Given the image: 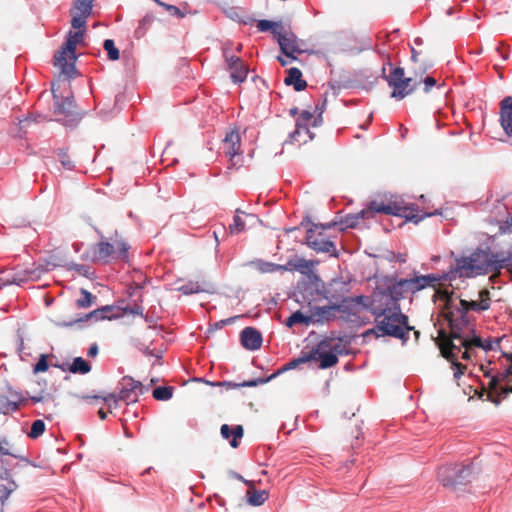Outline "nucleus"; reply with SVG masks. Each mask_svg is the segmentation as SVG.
<instances>
[{
  "label": "nucleus",
  "instance_id": "nucleus-1",
  "mask_svg": "<svg viewBox=\"0 0 512 512\" xmlns=\"http://www.w3.org/2000/svg\"><path fill=\"white\" fill-rule=\"evenodd\" d=\"M445 318L449 323L450 338L441 347V354L451 362L454 378L459 379L466 370V366L458 362L459 354L475 331L468 320L466 308L453 300L446 303Z\"/></svg>",
  "mask_w": 512,
  "mask_h": 512
},
{
  "label": "nucleus",
  "instance_id": "nucleus-2",
  "mask_svg": "<svg viewBox=\"0 0 512 512\" xmlns=\"http://www.w3.org/2000/svg\"><path fill=\"white\" fill-rule=\"evenodd\" d=\"M371 313L375 327L371 330L378 336H390L402 341L408 340V333L413 327L408 324V317L401 312L400 305H385L382 300L375 299Z\"/></svg>",
  "mask_w": 512,
  "mask_h": 512
},
{
  "label": "nucleus",
  "instance_id": "nucleus-3",
  "mask_svg": "<svg viewBox=\"0 0 512 512\" xmlns=\"http://www.w3.org/2000/svg\"><path fill=\"white\" fill-rule=\"evenodd\" d=\"M119 392L116 393H110L107 396H98L95 395L93 397L86 396L85 399H102L104 403L111 408V401H113L115 407L118 406V403L124 402L125 404H131L138 401V398L145 394L149 387L143 385L140 381L134 380L130 376H124L119 381Z\"/></svg>",
  "mask_w": 512,
  "mask_h": 512
},
{
  "label": "nucleus",
  "instance_id": "nucleus-4",
  "mask_svg": "<svg viewBox=\"0 0 512 512\" xmlns=\"http://www.w3.org/2000/svg\"><path fill=\"white\" fill-rule=\"evenodd\" d=\"M85 30L69 31L62 49L54 56V64L61 73L71 76L75 73L76 46L83 41Z\"/></svg>",
  "mask_w": 512,
  "mask_h": 512
},
{
  "label": "nucleus",
  "instance_id": "nucleus-5",
  "mask_svg": "<svg viewBox=\"0 0 512 512\" xmlns=\"http://www.w3.org/2000/svg\"><path fill=\"white\" fill-rule=\"evenodd\" d=\"M489 252L476 250L469 256L456 259L455 272L459 277L471 278L489 273Z\"/></svg>",
  "mask_w": 512,
  "mask_h": 512
},
{
  "label": "nucleus",
  "instance_id": "nucleus-6",
  "mask_svg": "<svg viewBox=\"0 0 512 512\" xmlns=\"http://www.w3.org/2000/svg\"><path fill=\"white\" fill-rule=\"evenodd\" d=\"M473 473L471 463L468 464H450L439 468L438 480L446 487H454L459 484H465L470 481Z\"/></svg>",
  "mask_w": 512,
  "mask_h": 512
},
{
  "label": "nucleus",
  "instance_id": "nucleus-7",
  "mask_svg": "<svg viewBox=\"0 0 512 512\" xmlns=\"http://www.w3.org/2000/svg\"><path fill=\"white\" fill-rule=\"evenodd\" d=\"M383 77L389 87L392 88L391 97L397 100L410 95L419 84L418 82H413L412 78L405 77L404 69L401 67L393 68L389 75H384Z\"/></svg>",
  "mask_w": 512,
  "mask_h": 512
},
{
  "label": "nucleus",
  "instance_id": "nucleus-8",
  "mask_svg": "<svg viewBox=\"0 0 512 512\" xmlns=\"http://www.w3.org/2000/svg\"><path fill=\"white\" fill-rule=\"evenodd\" d=\"M273 35L277 38L281 52L291 60H296L295 54L303 51L300 47V40L291 31L285 30L283 27L282 30L274 28Z\"/></svg>",
  "mask_w": 512,
  "mask_h": 512
},
{
  "label": "nucleus",
  "instance_id": "nucleus-9",
  "mask_svg": "<svg viewBox=\"0 0 512 512\" xmlns=\"http://www.w3.org/2000/svg\"><path fill=\"white\" fill-rule=\"evenodd\" d=\"M412 294L408 280L400 279L390 285L386 291L375 293V299L382 300L385 305H399V301L404 299L408 294Z\"/></svg>",
  "mask_w": 512,
  "mask_h": 512
},
{
  "label": "nucleus",
  "instance_id": "nucleus-10",
  "mask_svg": "<svg viewBox=\"0 0 512 512\" xmlns=\"http://www.w3.org/2000/svg\"><path fill=\"white\" fill-rule=\"evenodd\" d=\"M465 343V346H463L462 351L459 354V358L464 360H469L472 358L475 348H481L484 351H494L497 348L500 347V338H496L495 340L492 339H485L483 340L480 336H478L476 333H473L472 336L468 339Z\"/></svg>",
  "mask_w": 512,
  "mask_h": 512
},
{
  "label": "nucleus",
  "instance_id": "nucleus-11",
  "mask_svg": "<svg viewBox=\"0 0 512 512\" xmlns=\"http://www.w3.org/2000/svg\"><path fill=\"white\" fill-rule=\"evenodd\" d=\"M306 243L316 252L330 253L335 251V245L332 241L326 239V237L319 231L318 225H313L306 232Z\"/></svg>",
  "mask_w": 512,
  "mask_h": 512
},
{
  "label": "nucleus",
  "instance_id": "nucleus-12",
  "mask_svg": "<svg viewBox=\"0 0 512 512\" xmlns=\"http://www.w3.org/2000/svg\"><path fill=\"white\" fill-rule=\"evenodd\" d=\"M329 344L326 340L321 341L315 348L310 350L309 356H314L312 361H319L320 369H327L338 363V356L332 351H326Z\"/></svg>",
  "mask_w": 512,
  "mask_h": 512
},
{
  "label": "nucleus",
  "instance_id": "nucleus-13",
  "mask_svg": "<svg viewBox=\"0 0 512 512\" xmlns=\"http://www.w3.org/2000/svg\"><path fill=\"white\" fill-rule=\"evenodd\" d=\"M408 209L409 208L407 206H403L397 202H390L385 204L383 202L372 201L368 209L365 211L367 212V217L373 213H383L386 215L404 216L406 218H410V216L406 214ZM412 218H414V216H411V219Z\"/></svg>",
  "mask_w": 512,
  "mask_h": 512
},
{
  "label": "nucleus",
  "instance_id": "nucleus-14",
  "mask_svg": "<svg viewBox=\"0 0 512 512\" xmlns=\"http://www.w3.org/2000/svg\"><path fill=\"white\" fill-rule=\"evenodd\" d=\"M489 273L497 272L500 273L501 269H509V275L512 279V249L508 251H501L497 253L489 252Z\"/></svg>",
  "mask_w": 512,
  "mask_h": 512
},
{
  "label": "nucleus",
  "instance_id": "nucleus-15",
  "mask_svg": "<svg viewBox=\"0 0 512 512\" xmlns=\"http://www.w3.org/2000/svg\"><path fill=\"white\" fill-rule=\"evenodd\" d=\"M223 152L231 161L232 166H236L237 162L234 158L241 153V138L236 130L229 131L223 140Z\"/></svg>",
  "mask_w": 512,
  "mask_h": 512
},
{
  "label": "nucleus",
  "instance_id": "nucleus-16",
  "mask_svg": "<svg viewBox=\"0 0 512 512\" xmlns=\"http://www.w3.org/2000/svg\"><path fill=\"white\" fill-rule=\"evenodd\" d=\"M443 279H445L444 275L439 274L415 275L412 278H407L412 294L427 287H434Z\"/></svg>",
  "mask_w": 512,
  "mask_h": 512
},
{
  "label": "nucleus",
  "instance_id": "nucleus-17",
  "mask_svg": "<svg viewBox=\"0 0 512 512\" xmlns=\"http://www.w3.org/2000/svg\"><path fill=\"white\" fill-rule=\"evenodd\" d=\"M490 292L488 289H483L479 292V299L478 300H458L455 301L457 304L461 305V307L466 308V312L469 310L475 311V312H481L489 309L490 307Z\"/></svg>",
  "mask_w": 512,
  "mask_h": 512
},
{
  "label": "nucleus",
  "instance_id": "nucleus-18",
  "mask_svg": "<svg viewBox=\"0 0 512 512\" xmlns=\"http://www.w3.org/2000/svg\"><path fill=\"white\" fill-rule=\"evenodd\" d=\"M512 384V366L498 372L488 381V388L491 394H495L499 398L500 389Z\"/></svg>",
  "mask_w": 512,
  "mask_h": 512
},
{
  "label": "nucleus",
  "instance_id": "nucleus-19",
  "mask_svg": "<svg viewBox=\"0 0 512 512\" xmlns=\"http://www.w3.org/2000/svg\"><path fill=\"white\" fill-rule=\"evenodd\" d=\"M240 340L242 346L251 351L258 350L262 345L261 333L253 327H246L241 331Z\"/></svg>",
  "mask_w": 512,
  "mask_h": 512
},
{
  "label": "nucleus",
  "instance_id": "nucleus-20",
  "mask_svg": "<svg viewBox=\"0 0 512 512\" xmlns=\"http://www.w3.org/2000/svg\"><path fill=\"white\" fill-rule=\"evenodd\" d=\"M313 118V114L308 110H303L299 116V118L296 121V128L295 130L290 133L289 138L291 142H300L299 137L301 136L302 130H305V133L307 134L308 138L310 140L313 139V134L311 133L308 122H310Z\"/></svg>",
  "mask_w": 512,
  "mask_h": 512
},
{
  "label": "nucleus",
  "instance_id": "nucleus-21",
  "mask_svg": "<svg viewBox=\"0 0 512 512\" xmlns=\"http://www.w3.org/2000/svg\"><path fill=\"white\" fill-rule=\"evenodd\" d=\"M500 124L508 136H512V96L500 102Z\"/></svg>",
  "mask_w": 512,
  "mask_h": 512
},
{
  "label": "nucleus",
  "instance_id": "nucleus-22",
  "mask_svg": "<svg viewBox=\"0 0 512 512\" xmlns=\"http://www.w3.org/2000/svg\"><path fill=\"white\" fill-rule=\"evenodd\" d=\"M54 98V113L57 115L71 116L74 112L75 103L72 97L60 98L56 95L54 86H52Z\"/></svg>",
  "mask_w": 512,
  "mask_h": 512
},
{
  "label": "nucleus",
  "instance_id": "nucleus-23",
  "mask_svg": "<svg viewBox=\"0 0 512 512\" xmlns=\"http://www.w3.org/2000/svg\"><path fill=\"white\" fill-rule=\"evenodd\" d=\"M1 480L4 481L3 483H0V504L3 506L6 500L10 497L11 493H13L18 488V485L11 478L9 471H5L1 475Z\"/></svg>",
  "mask_w": 512,
  "mask_h": 512
},
{
  "label": "nucleus",
  "instance_id": "nucleus-24",
  "mask_svg": "<svg viewBox=\"0 0 512 512\" xmlns=\"http://www.w3.org/2000/svg\"><path fill=\"white\" fill-rule=\"evenodd\" d=\"M243 427L241 425H236L230 427L228 424H223L221 426V435L224 439H232L230 440V445L233 448H237L239 446V440L243 437Z\"/></svg>",
  "mask_w": 512,
  "mask_h": 512
},
{
  "label": "nucleus",
  "instance_id": "nucleus-25",
  "mask_svg": "<svg viewBox=\"0 0 512 512\" xmlns=\"http://www.w3.org/2000/svg\"><path fill=\"white\" fill-rule=\"evenodd\" d=\"M287 86H293L296 91H302L307 87V82L302 79V72L296 67L288 70V74L284 80Z\"/></svg>",
  "mask_w": 512,
  "mask_h": 512
},
{
  "label": "nucleus",
  "instance_id": "nucleus-26",
  "mask_svg": "<svg viewBox=\"0 0 512 512\" xmlns=\"http://www.w3.org/2000/svg\"><path fill=\"white\" fill-rule=\"evenodd\" d=\"M97 259L106 260L109 257L116 259V248L113 242H109L103 236H101V240L97 244Z\"/></svg>",
  "mask_w": 512,
  "mask_h": 512
},
{
  "label": "nucleus",
  "instance_id": "nucleus-27",
  "mask_svg": "<svg viewBox=\"0 0 512 512\" xmlns=\"http://www.w3.org/2000/svg\"><path fill=\"white\" fill-rule=\"evenodd\" d=\"M312 317H314L317 322L330 321L334 319L336 317L334 305L315 306L312 309Z\"/></svg>",
  "mask_w": 512,
  "mask_h": 512
},
{
  "label": "nucleus",
  "instance_id": "nucleus-28",
  "mask_svg": "<svg viewBox=\"0 0 512 512\" xmlns=\"http://www.w3.org/2000/svg\"><path fill=\"white\" fill-rule=\"evenodd\" d=\"M230 77L234 83H242L246 80L248 75V68L242 60L239 64H234L228 68Z\"/></svg>",
  "mask_w": 512,
  "mask_h": 512
},
{
  "label": "nucleus",
  "instance_id": "nucleus-29",
  "mask_svg": "<svg viewBox=\"0 0 512 512\" xmlns=\"http://www.w3.org/2000/svg\"><path fill=\"white\" fill-rule=\"evenodd\" d=\"M69 371L73 374H87L91 371V365L82 357H76L70 365Z\"/></svg>",
  "mask_w": 512,
  "mask_h": 512
},
{
  "label": "nucleus",
  "instance_id": "nucleus-30",
  "mask_svg": "<svg viewBox=\"0 0 512 512\" xmlns=\"http://www.w3.org/2000/svg\"><path fill=\"white\" fill-rule=\"evenodd\" d=\"M248 503L252 506H260L268 499V492L265 490H248Z\"/></svg>",
  "mask_w": 512,
  "mask_h": 512
},
{
  "label": "nucleus",
  "instance_id": "nucleus-31",
  "mask_svg": "<svg viewBox=\"0 0 512 512\" xmlns=\"http://www.w3.org/2000/svg\"><path fill=\"white\" fill-rule=\"evenodd\" d=\"M314 356H309V353H302V355L296 359H293L291 361H289L288 363H286L283 367H281L276 375L282 373V372H285V371H288V370H291V369H295L296 367H298L300 364H303V363H306V362H311L312 361V358ZM274 375H272V377H274Z\"/></svg>",
  "mask_w": 512,
  "mask_h": 512
},
{
  "label": "nucleus",
  "instance_id": "nucleus-32",
  "mask_svg": "<svg viewBox=\"0 0 512 512\" xmlns=\"http://www.w3.org/2000/svg\"><path fill=\"white\" fill-rule=\"evenodd\" d=\"M333 305L336 312H342L349 315H355L357 313L350 297L343 298L339 303H334Z\"/></svg>",
  "mask_w": 512,
  "mask_h": 512
},
{
  "label": "nucleus",
  "instance_id": "nucleus-33",
  "mask_svg": "<svg viewBox=\"0 0 512 512\" xmlns=\"http://www.w3.org/2000/svg\"><path fill=\"white\" fill-rule=\"evenodd\" d=\"M93 8V0H75L73 13L90 16Z\"/></svg>",
  "mask_w": 512,
  "mask_h": 512
},
{
  "label": "nucleus",
  "instance_id": "nucleus-34",
  "mask_svg": "<svg viewBox=\"0 0 512 512\" xmlns=\"http://www.w3.org/2000/svg\"><path fill=\"white\" fill-rule=\"evenodd\" d=\"M254 265H255L256 269L258 271H260L261 273H273V272L283 269V266H281L279 264L268 262V261H263V260H258L256 262H254Z\"/></svg>",
  "mask_w": 512,
  "mask_h": 512
},
{
  "label": "nucleus",
  "instance_id": "nucleus-35",
  "mask_svg": "<svg viewBox=\"0 0 512 512\" xmlns=\"http://www.w3.org/2000/svg\"><path fill=\"white\" fill-rule=\"evenodd\" d=\"M500 209L504 210L508 216L505 220H496V222L499 224V234H506L512 232V216L507 210V207L504 204H501L499 206Z\"/></svg>",
  "mask_w": 512,
  "mask_h": 512
},
{
  "label": "nucleus",
  "instance_id": "nucleus-36",
  "mask_svg": "<svg viewBox=\"0 0 512 512\" xmlns=\"http://www.w3.org/2000/svg\"><path fill=\"white\" fill-rule=\"evenodd\" d=\"M152 395L156 400L167 401L173 396V388L169 386H159L153 390Z\"/></svg>",
  "mask_w": 512,
  "mask_h": 512
},
{
  "label": "nucleus",
  "instance_id": "nucleus-37",
  "mask_svg": "<svg viewBox=\"0 0 512 512\" xmlns=\"http://www.w3.org/2000/svg\"><path fill=\"white\" fill-rule=\"evenodd\" d=\"M350 298L353 302L354 309H356L357 306H362L364 308H367L371 312L372 304L375 301V294L371 298L364 295H359Z\"/></svg>",
  "mask_w": 512,
  "mask_h": 512
},
{
  "label": "nucleus",
  "instance_id": "nucleus-38",
  "mask_svg": "<svg viewBox=\"0 0 512 512\" xmlns=\"http://www.w3.org/2000/svg\"><path fill=\"white\" fill-rule=\"evenodd\" d=\"M0 403H1L0 412H2L4 414L10 413V412H17L21 406L14 400L8 399L6 397L0 398Z\"/></svg>",
  "mask_w": 512,
  "mask_h": 512
},
{
  "label": "nucleus",
  "instance_id": "nucleus-39",
  "mask_svg": "<svg viewBox=\"0 0 512 512\" xmlns=\"http://www.w3.org/2000/svg\"><path fill=\"white\" fill-rule=\"evenodd\" d=\"M103 48L108 54V58L112 61L118 60L120 52L116 48L115 43L112 39H106L103 43Z\"/></svg>",
  "mask_w": 512,
  "mask_h": 512
},
{
  "label": "nucleus",
  "instance_id": "nucleus-40",
  "mask_svg": "<svg viewBox=\"0 0 512 512\" xmlns=\"http://www.w3.org/2000/svg\"><path fill=\"white\" fill-rule=\"evenodd\" d=\"M96 299L89 291L82 289L81 297L77 300V306L79 308H88L93 304V301Z\"/></svg>",
  "mask_w": 512,
  "mask_h": 512
},
{
  "label": "nucleus",
  "instance_id": "nucleus-41",
  "mask_svg": "<svg viewBox=\"0 0 512 512\" xmlns=\"http://www.w3.org/2000/svg\"><path fill=\"white\" fill-rule=\"evenodd\" d=\"M113 244L116 248V259H124L127 257L129 246L122 239H114Z\"/></svg>",
  "mask_w": 512,
  "mask_h": 512
},
{
  "label": "nucleus",
  "instance_id": "nucleus-42",
  "mask_svg": "<svg viewBox=\"0 0 512 512\" xmlns=\"http://www.w3.org/2000/svg\"><path fill=\"white\" fill-rule=\"evenodd\" d=\"M45 431V423L42 420H35L32 425L28 436L32 439H36L41 436Z\"/></svg>",
  "mask_w": 512,
  "mask_h": 512
},
{
  "label": "nucleus",
  "instance_id": "nucleus-43",
  "mask_svg": "<svg viewBox=\"0 0 512 512\" xmlns=\"http://www.w3.org/2000/svg\"><path fill=\"white\" fill-rule=\"evenodd\" d=\"M309 322V318L303 315L300 311H296L292 313L286 320V325L288 327H293L295 324L298 323H305L307 324Z\"/></svg>",
  "mask_w": 512,
  "mask_h": 512
},
{
  "label": "nucleus",
  "instance_id": "nucleus-44",
  "mask_svg": "<svg viewBox=\"0 0 512 512\" xmlns=\"http://www.w3.org/2000/svg\"><path fill=\"white\" fill-rule=\"evenodd\" d=\"M367 217V212L365 210H362L361 212L355 214V215H348L345 218V225L346 227L354 228L359 224V220H363Z\"/></svg>",
  "mask_w": 512,
  "mask_h": 512
},
{
  "label": "nucleus",
  "instance_id": "nucleus-45",
  "mask_svg": "<svg viewBox=\"0 0 512 512\" xmlns=\"http://www.w3.org/2000/svg\"><path fill=\"white\" fill-rule=\"evenodd\" d=\"M58 158H59V161L61 163V165L63 166V168L67 169V170H73L74 169V163L73 161L70 159L68 153L66 150L64 149H59L58 153Z\"/></svg>",
  "mask_w": 512,
  "mask_h": 512
},
{
  "label": "nucleus",
  "instance_id": "nucleus-46",
  "mask_svg": "<svg viewBox=\"0 0 512 512\" xmlns=\"http://www.w3.org/2000/svg\"><path fill=\"white\" fill-rule=\"evenodd\" d=\"M245 230V223L242 218L236 214L233 217V223L229 226V231L231 234H238Z\"/></svg>",
  "mask_w": 512,
  "mask_h": 512
},
{
  "label": "nucleus",
  "instance_id": "nucleus-47",
  "mask_svg": "<svg viewBox=\"0 0 512 512\" xmlns=\"http://www.w3.org/2000/svg\"><path fill=\"white\" fill-rule=\"evenodd\" d=\"M88 17L89 16L72 12V21H71L72 27L74 29L84 30Z\"/></svg>",
  "mask_w": 512,
  "mask_h": 512
},
{
  "label": "nucleus",
  "instance_id": "nucleus-48",
  "mask_svg": "<svg viewBox=\"0 0 512 512\" xmlns=\"http://www.w3.org/2000/svg\"><path fill=\"white\" fill-rule=\"evenodd\" d=\"M223 57L225 59L227 68H229L230 66H232L234 64H239V61L242 60L240 57L232 54L231 48L227 47V46H225L223 48Z\"/></svg>",
  "mask_w": 512,
  "mask_h": 512
},
{
  "label": "nucleus",
  "instance_id": "nucleus-49",
  "mask_svg": "<svg viewBox=\"0 0 512 512\" xmlns=\"http://www.w3.org/2000/svg\"><path fill=\"white\" fill-rule=\"evenodd\" d=\"M257 28L261 32H266V31L271 30L272 33H273L274 28H276L277 30H282L281 25L274 23L272 21H269V20H259L257 23Z\"/></svg>",
  "mask_w": 512,
  "mask_h": 512
},
{
  "label": "nucleus",
  "instance_id": "nucleus-50",
  "mask_svg": "<svg viewBox=\"0 0 512 512\" xmlns=\"http://www.w3.org/2000/svg\"><path fill=\"white\" fill-rule=\"evenodd\" d=\"M153 16L146 15L139 21V26L135 31L137 37H142L145 33L146 28L152 23Z\"/></svg>",
  "mask_w": 512,
  "mask_h": 512
},
{
  "label": "nucleus",
  "instance_id": "nucleus-51",
  "mask_svg": "<svg viewBox=\"0 0 512 512\" xmlns=\"http://www.w3.org/2000/svg\"><path fill=\"white\" fill-rule=\"evenodd\" d=\"M156 3H158L160 6H163L172 16H176L178 18H183L184 13L177 7L171 4H165L159 0H154Z\"/></svg>",
  "mask_w": 512,
  "mask_h": 512
},
{
  "label": "nucleus",
  "instance_id": "nucleus-52",
  "mask_svg": "<svg viewBox=\"0 0 512 512\" xmlns=\"http://www.w3.org/2000/svg\"><path fill=\"white\" fill-rule=\"evenodd\" d=\"M103 314L105 319L111 320L113 318L118 317L117 314H114V307L110 305L103 306L95 310V314Z\"/></svg>",
  "mask_w": 512,
  "mask_h": 512
},
{
  "label": "nucleus",
  "instance_id": "nucleus-53",
  "mask_svg": "<svg viewBox=\"0 0 512 512\" xmlns=\"http://www.w3.org/2000/svg\"><path fill=\"white\" fill-rule=\"evenodd\" d=\"M179 290L186 295L194 294L200 292V288L198 284L194 283H188L185 285H182Z\"/></svg>",
  "mask_w": 512,
  "mask_h": 512
},
{
  "label": "nucleus",
  "instance_id": "nucleus-54",
  "mask_svg": "<svg viewBox=\"0 0 512 512\" xmlns=\"http://www.w3.org/2000/svg\"><path fill=\"white\" fill-rule=\"evenodd\" d=\"M48 369V362L45 355H41L40 359L34 366V373L45 372Z\"/></svg>",
  "mask_w": 512,
  "mask_h": 512
},
{
  "label": "nucleus",
  "instance_id": "nucleus-55",
  "mask_svg": "<svg viewBox=\"0 0 512 512\" xmlns=\"http://www.w3.org/2000/svg\"><path fill=\"white\" fill-rule=\"evenodd\" d=\"M11 397H12L11 400H14L15 402H17L20 405L25 406L28 403V397L25 396L22 392H18V391L11 392Z\"/></svg>",
  "mask_w": 512,
  "mask_h": 512
},
{
  "label": "nucleus",
  "instance_id": "nucleus-56",
  "mask_svg": "<svg viewBox=\"0 0 512 512\" xmlns=\"http://www.w3.org/2000/svg\"><path fill=\"white\" fill-rule=\"evenodd\" d=\"M125 312L133 315H140L142 316L144 313V309L139 304H134L133 306H129L125 308Z\"/></svg>",
  "mask_w": 512,
  "mask_h": 512
},
{
  "label": "nucleus",
  "instance_id": "nucleus-57",
  "mask_svg": "<svg viewBox=\"0 0 512 512\" xmlns=\"http://www.w3.org/2000/svg\"><path fill=\"white\" fill-rule=\"evenodd\" d=\"M424 91L425 92H429L430 89L436 85V80L435 78L431 77V76H427L425 79H424Z\"/></svg>",
  "mask_w": 512,
  "mask_h": 512
},
{
  "label": "nucleus",
  "instance_id": "nucleus-58",
  "mask_svg": "<svg viewBox=\"0 0 512 512\" xmlns=\"http://www.w3.org/2000/svg\"><path fill=\"white\" fill-rule=\"evenodd\" d=\"M7 446H8V442L6 440H4L3 442L0 443V456H2V455H12V456H14V454H12L9 451Z\"/></svg>",
  "mask_w": 512,
  "mask_h": 512
},
{
  "label": "nucleus",
  "instance_id": "nucleus-59",
  "mask_svg": "<svg viewBox=\"0 0 512 512\" xmlns=\"http://www.w3.org/2000/svg\"><path fill=\"white\" fill-rule=\"evenodd\" d=\"M86 319L87 320L94 319L96 321L105 320V316L103 314H98V313L95 314V310H94L86 315Z\"/></svg>",
  "mask_w": 512,
  "mask_h": 512
},
{
  "label": "nucleus",
  "instance_id": "nucleus-60",
  "mask_svg": "<svg viewBox=\"0 0 512 512\" xmlns=\"http://www.w3.org/2000/svg\"><path fill=\"white\" fill-rule=\"evenodd\" d=\"M98 345L96 343L92 344L89 349H88V352H87V355L89 357H95L97 354H98Z\"/></svg>",
  "mask_w": 512,
  "mask_h": 512
},
{
  "label": "nucleus",
  "instance_id": "nucleus-61",
  "mask_svg": "<svg viewBox=\"0 0 512 512\" xmlns=\"http://www.w3.org/2000/svg\"><path fill=\"white\" fill-rule=\"evenodd\" d=\"M72 268L75 269L77 272H79L82 275H86L87 274V267L85 265L74 264L72 266Z\"/></svg>",
  "mask_w": 512,
  "mask_h": 512
},
{
  "label": "nucleus",
  "instance_id": "nucleus-62",
  "mask_svg": "<svg viewBox=\"0 0 512 512\" xmlns=\"http://www.w3.org/2000/svg\"><path fill=\"white\" fill-rule=\"evenodd\" d=\"M418 55H419V52L415 49V48H411V60L413 62H417L418 61Z\"/></svg>",
  "mask_w": 512,
  "mask_h": 512
},
{
  "label": "nucleus",
  "instance_id": "nucleus-63",
  "mask_svg": "<svg viewBox=\"0 0 512 512\" xmlns=\"http://www.w3.org/2000/svg\"><path fill=\"white\" fill-rule=\"evenodd\" d=\"M28 401H31L33 403H38V402L43 401V397L42 396H31V397H28Z\"/></svg>",
  "mask_w": 512,
  "mask_h": 512
},
{
  "label": "nucleus",
  "instance_id": "nucleus-64",
  "mask_svg": "<svg viewBox=\"0 0 512 512\" xmlns=\"http://www.w3.org/2000/svg\"><path fill=\"white\" fill-rule=\"evenodd\" d=\"M98 416L101 420H105L107 417V413L103 409L98 410Z\"/></svg>",
  "mask_w": 512,
  "mask_h": 512
}]
</instances>
